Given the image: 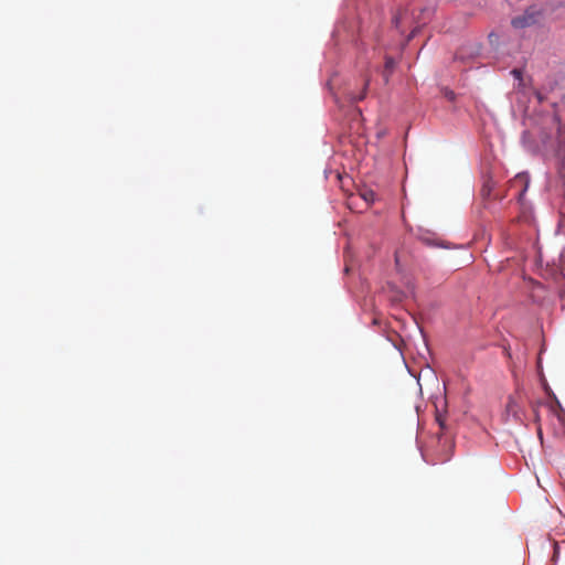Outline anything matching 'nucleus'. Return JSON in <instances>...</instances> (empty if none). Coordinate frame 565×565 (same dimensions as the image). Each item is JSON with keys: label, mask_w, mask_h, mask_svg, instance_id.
<instances>
[{"label": "nucleus", "mask_w": 565, "mask_h": 565, "mask_svg": "<svg viewBox=\"0 0 565 565\" xmlns=\"http://www.w3.org/2000/svg\"><path fill=\"white\" fill-rule=\"evenodd\" d=\"M436 419H437V422H438V424H439L440 428H441V429H444V427H445V423H444V420L440 418V416H438Z\"/></svg>", "instance_id": "obj_12"}, {"label": "nucleus", "mask_w": 565, "mask_h": 565, "mask_svg": "<svg viewBox=\"0 0 565 565\" xmlns=\"http://www.w3.org/2000/svg\"><path fill=\"white\" fill-rule=\"evenodd\" d=\"M505 409H507V416H512L513 418H518L519 407H518L516 402L513 398H511V397L509 398Z\"/></svg>", "instance_id": "obj_3"}, {"label": "nucleus", "mask_w": 565, "mask_h": 565, "mask_svg": "<svg viewBox=\"0 0 565 565\" xmlns=\"http://www.w3.org/2000/svg\"><path fill=\"white\" fill-rule=\"evenodd\" d=\"M556 407H561V405H559V402H558V401H556V402H555V404H552V405H551V411H552V412H556Z\"/></svg>", "instance_id": "obj_11"}, {"label": "nucleus", "mask_w": 565, "mask_h": 565, "mask_svg": "<svg viewBox=\"0 0 565 565\" xmlns=\"http://www.w3.org/2000/svg\"><path fill=\"white\" fill-rule=\"evenodd\" d=\"M401 20L402 17L399 14L393 18V23L395 24L396 28H399Z\"/></svg>", "instance_id": "obj_9"}, {"label": "nucleus", "mask_w": 565, "mask_h": 565, "mask_svg": "<svg viewBox=\"0 0 565 565\" xmlns=\"http://www.w3.org/2000/svg\"><path fill=\"white\" fill-rule=\"evenodd\" d=\"M369 84H370V79L367 78V79L365 81V83H364V87H363V92H362V94H361V95H359V96H352V97H351V100H352V102H359V100H362V99L365 97V95H366V89H367V87H369Z\"/></svg>", "instance_id": "obj_7"}, {"label": "nucleus", "mask_w": 565, "mask_h": 565, "mask_svg": "<svg viewBox=\"0 0 565 565\" xmlns=\"http://www.w3.org/2000/svg\"><path fill=\"white\" fill-rule=\"evenodd\" d=\"M361 198L365 202L372 203L375 200V193L372 190H364L363 192H361Z\"/></svg>", "instance_id": "obj_6"}, {"label": "nucleus", "mask_w": 565, "mask_h": 565, "mask_svg": "<svg viewBox=\"0 0 565 565\" xmlns=\"http://www.w3.org/2000/svg\"><path fill=\"white\" fill-rule=\"evenodd\" d=\"M511 73L515 78H521L522 72L520 70L514 68Z\"/></svg>", "instance_id": "obj_10"}, {"label": "nucleus", "mask_w": 565, "mask_h": 565, "mask_svg": "<svg viewBox=\"0 0 565 565\" xmlns=\"http://www.w3.org/2000/svg\"><path fill=\"white\" fill-rule=\"evenodd\" d=\"M395 67V61L393 57L386 56L385 58V65L384 70L382 72V76L385 81V83L388 82L391 74L393 73V70Z\"/></svg>", "instance_id": "obj_2"}, {"label": "nucleus", "mask_w": 565, "mask_h": 565, "mask_svg": "<svg viewBox=\"0 0 565 565\" xmlns=\"http://www.w3.org/2000/svg\"><path fill=\"white\" fill-rule=\"evenodd\" d=\"M518 184H523V185H524V186H523V189H522V190L520 191V193H519V198L521 199V198H522V195L524 194V192H525V191H526V189H527V180H526L525 175L518 174V175L515 177V179H514V180H513V182H512V186H515V185H518Z\"/></svg>", "instance_id": "obj_4"}, {"label": "nucleus", "mask_w": 565, "mask_h": 565, "mask_svg": "<svg viewBox=\"0 0 565 565\" xmlns=\"http://www.w3.org/2000/svg\"><path fill=\"white\" fill-rule=\"evenodd\" d=\"M537 407H539V404L533 406L534 422L537 425V435L540 438H542V428H541V423H540L541 417H540Z\"/></svg>", "instance_id": "obj_5"}, {"label": "nucleus", "mask_w": 565, "mask_h": 565, "mask_svg": "<svg viewBox=\"0 0 565 565\" xmlns=\"http://www.w3.org/2000/svg\"><path fill=\"white\" fill-rule=\"evenodd\" d=\"M542 18V10L535 6H531L521 15L513 18L511 24L514 29H526L537 24Z\"/></svg>", "instance_id": "obj_1"}, {"label": "nucleus", "mask_w": 565, "mask_h": 565, "mask_svg": "<svg viewBox=\"0 0 565 565\" xmlns=\"http://www.w3.org/2000/svg\"><path fill=\"white\" fill-rule=\"evenodd\" d=\"M445 96L449 99V100H455V93L452 90H449V89H446L445 90Z\"/></svg>", "instance_id": "obj_8"}, {"label": "nucleus", "mask_w": 565, "mask_h": 565, "mask_svg": "<svg viewBox=\"0 0 565 565\" xmlns=\"http://www.w3.org/2000/svg\"><path fill=\"white\" fill-rule=\"evenodd\" d=\"M415 35V31H413L408 38V40H411L413 36Z\"/></svg>", "instance_id": "obj_13"}]
</instances>
